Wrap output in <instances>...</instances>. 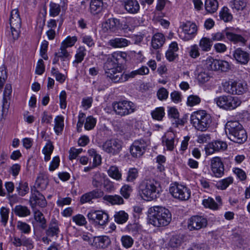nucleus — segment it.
Wrapping results in <instances>:
<instances>
[{
	"mask_svg": "<svg viewBox=\"0 0 250 250\" xmlns=\"http://www.w3.org/2000/svg\"><path fill=\"white\" fill-rule=\"evenodd\" d=\"M149 223L155 227H160L168 225L171 221L169 210L161 206H154L149 208Z\"/></svg>",
	"mask_w": 250,
	"mask_h": 250,
	"instance_id": "f257e3e1",
	"label": "nucleus"
},
{
	"mask_svg": "<svg viewBox=\"0 0 250 250\" xmlns=\"http://www.w3.org/2000/svg\"><path fill=\"white\" fill-rule=\"evenodd\" d=\"M160 184L153 179H145L139 186V193L142 198L146 201L157 198L160 194Z\"/></svg>",
	"mask_w": 250,
	"mask_h": 250,
	"instance_id": "f03ea898",
	"label": "nucleus"
},
{
	"mask_svg": "<svg viewBox=\"0 0 250 250\" xmlns=\"http://www.w3.org/2000/svg\"><path fill=\"white\" fill-rule=\"evenodd\" d=\"M226 132L229 138L232 141L241 144L246 141L247 135L242 125L237 121H230L227 123Z\"/></svg>",
	"mask_w": 250,
	"mask_h": 250,
	"instance_id": "7ed1b4c3",
	"label": "nucleus"
},
{
	"mask_svg": "<svg viewBox=\"0 0 250 250\" xmlns=\"http://www.w3.org/2000/svg\"><path fill=\"white\" fill-rule=\"evenodd\" d=\"M190 122L193 126L201 131H206L212 122L210 115L205 110L194 112L190 116Z\"/></svg>",
	"mask_w": 250,
	"mask_h": 250,
	"instance_id": "20e7f679",
	"label": "nucleus"
},
{
	"mask_svg": "<svg viewBox=\"0 0 250 250\" xmlns=\"http://www.w3.org/2000/svg\"><path fill=\"white\" fill-rule=\"evenodd\" d=\"M214 101L220 108L226 110H233L242 103L239 97L231 95L219 96L215 98Z\"/></svg>",
	"mask_w": 250,
	"mask_h": 250,
	"instance_id": "39448f33",
	"label": "nucleus"
},
{
	"mask_svg": "<svg viewBox=\"0 0 250 250\" xmlns=\"http://www.w3.org/2000/svg\"><path fill=\"white\" fill-rule=\"evenodd\" d=\"M112 106L115 114L121 117L130 114L136 109L135 104L127 100L114 102L112 103Z\"/></svg>",
	"mask_w": 250,
	"mask_h": 250,
	"instance_id": "423d86ee",
	"label": "nucleus"
},
{
	"mask_svg": "<svg viewBox=\"0 0 250 250\" xmlns=\"http://www.w3.org/2000/svg\"><path fill=\"white\" fill-rule=\"evenodd\" d=\"M9 23L13 39L17 40L19 37L21 25V21L18 9H15L11 11Z\"/></svg>",
	"mask_w": 250,
	"mask_h": 250,
	"instance_id": "0eeeda50",
	"label": "nucleus"
},
{
	"mask_svg": "<svg viewBox=\"0 0 250 250\" xmlns=\"http://www.w3.org/2000/svg\"><path fill=\"white\" fill-rule=\"evenodd\" d=\"M150 141L147 139H140L134 141L130 147V152L132 157L140 158L145 152Z\"/></svg>",
	"mask_w": 250,
	"mask_h": 250,
	"instance_id": "6e6552de",
	"label": "nucleus"
},
{
	"mask_svg": "<svg viewBox=\"0 0 250 250\" xmlns=\"http://www.w3.org/2000/svg\"><path fill=\"white\" fill-rule=\"evenodd\" d=\"M87 217L90 222L101 226H105L109 221L108 214L102 210L91 211L87 214Z\"/></svg>",
	"mask_w": 250,
	"mask_h": 250,
	"instance_id": "1a4fd4ad",
	"label": "nucleus"
},
{
	"mask_svg": "<svg viewBox=\"0 0 250 250\" xmlns=\"http://www.w3.org/2000/svg\"><path fill=\"white\" fill-rule=\"evenodd\" d=\"M169 192L172 196L181 201L188 200L190 196V190L186 186L174 184L169 188Z\"/></svg>",
	"mask_w": 250,
	"mask_h": 250,
	"instance_id": "9d476101",
	"label": "nucleus"
},
{
	"mask_svg": "<svg viewBox=\"0 0 250 250\" xmlns=\"http://www.w3.org/2000/svg\"><path fill=\"white\" fill-rule=\"evenodd\" d=\"M102 147L106 153L112 155H116L119 154L122 150V143L118 139H108L103 143Z\"/></svg>",
	"mask_w": 250,
	"mask_h": 250,
	"instance_id": "9b49d317",
	"label": "nucleus"
},
{
	"mask_svg": "<svg viewBox=\"0 0 250 250\" xmlns=\"http://www.w3.org/2000/svg\"><path fill=\"white\" fill-rule=\"evenodd\" d=\"M107 60L104 64V69L107 77L115 83V79L118 77L122 70L107 55Z\"/></svg>",
	"mask_w": 250,
	"mask_h": 250,
	"instance_id": "f8f14e48",
	"label": "nucleus"
},
{
	"mask_svg": "<svg viewBox=\"0 0 250 250\" xmlns=\"http://www.w3.org/2000/svg\"><path fill=\"white\" fill-rule=\"evenodd\" d=\"M207 219L199 215H194L188 219V228L190 230H199L204 229L208 225Z\"/></svg>",
	"mask_w": 250,
	"mask_h": 250,
	"instance_id": "ddd939ff",
	"label": "nucleus"
},
{
	"mask_svg": "<svg viewBox=\"0 0 250 250\" xmlns=\"http://www.w3.org/2000/svg\"><path fill=\"white\" fill-rule=\"evenodd\" d=\"M248 85L245 82H233L225 86L226 92L231 94L242 95L247 92Z\"/></svg>",
	"mask_w": 250,
	"mask_h": 250,
	"instance_id": "4468645a",
	"label": "nucleus"
},
{
	"mask_svg": "<svg viewBox=\"0 0 250 250\" xmlns=\"http://www.w3.org/2000/svg\"><path fill=\"white\" fill-rule=\"evenodd\" d=\"M181 28L183 31L180 34V37L183 40L189 41L195 36L197 29L194 23L189 21L183 22L181 25Z\"/></svg>",
	"mask_w": 250,
	"mask_h": 250,
	"instance_id": "2eb2a0df",
	"label": "nucleus"
},
{
	"mask_svg": "<svg viewBox=\"0 0 250 250\" xmlns=\"http://www.w3.org/2000/svg\"><path fill=\"white\" fill-rule=\"evenodd\" d=\"M30 205L32 208L38 206L43 208L47 205L44 196L37 190L35 187L31 188V194L29 199Z\"/></svg>",
	"mask_w": 250,
	"mask_h": 250,
	"instance_id": "dca6fc26",
	"label": "nucleus"
},
{
	"mask_svg": "<svg viewBox=\"0 0 250 250\" xmlns=\"http://www.w3.org/2000/svg\"><path fill=\"white\" fill-rule=\"evenodd\" d=\"M210 167L215 177L219 178L224 175V167L220 157H215L210 160Z\"/></svg>",
	"mask_w": 250,
	"mask_h": 250,
	"instance_id": "f3484780",
	"label": "nucleus"
},
{
	"mask_svg": "<svg viewBox=\"0 0 250 250\" xmlns=\"http://www.w3.org/2000/svg\"><path fill=\"white\" fill-rule=\"evenodd\" d=\"M228 145L225 142L217 140L209 143L205 147L206 154L210 155L216 151H224L227 148Z\"/></svg>",
	"mask_w": 250,
	"mask_h": 250,
	"instance_id": "a211bd4d",
	"label": "nucleus"
},
{
	"mask_svg": "<svg viewBox=\"0 0 250 250\" xmlns=\"http://www.w3.org/2000/svg\"><path fill=\"white\" fill-rule=\"evenodd\" d=\"M104 192L100 189H95L83 194L80 198V203L83 204L86 203H92V199H97L102 197Z\"/></svg>",
	"mask_w": 250,
	"mask_h": 250,
	"instance_id": "6ab92c4d",
	"label": "nucleus"
},
{
	"mask_svg": "<svg viewBox=\"0 0 250 250\" xmlns=\"http://www.w3.org/2000/svg\"><path fill=\"white\" fill-rule=\"evenodd\" d=\"M232 55L236 61L241 64H247L250 60V54L240 48L236 49Z\"/></svg>",
	"mask_w": 250,
	"mask_h": 250,
	"instance_id": "aec40b11",
	"label": "nucleus"
},
{
	"mask_svg": "<svg viewBox=\"0 0 250 250\" xmlns=\"http://www.w3.org/2000/svg\"><path fill=\"white\" fill-rule=\"evenodd\" d=\"M122 70V65L126 61L127 54L125 52L116 51L108 55Z\"/></svg>",
	"mask_w": 250,
	"mask_h": 250,
	"instance_id": "412c9836",
	"label": "nucleus"
},
{
	"mask_svg": "<svg viewBox=\"0 0 250 250\" xmlns=\"http://www.w3.org/2000/svg\"><path fill=\"white\" fill-rule=\"evenodd\" d=\"M123 3L125 10L130 14H137L140 10V5L137 0H123Z\"/></svg>",
	"mask_w": 250,
	"mask_h": 250,
	"instance_id": "4be33fe9",
	"label": "nucleus"
},
{
	"mask_svg": "<svg viewBox=\"0 0 250 250\" xmlns=\"http://www.w3.org/2000/svg\"><path fill=\"white\" fill-rule=\"evenodd\" d=\"M54 55L55 56L52 62L53 64L57 63L59 60H60L63 64L64 62L69 61L70 58L69 52H68L66 49L61 46L58 52H56Z\"/></svg>",
	"mask_w": 250,
	"mask_h": 250,
	"instance_id": "5701e85b",
	"label": "nucleus"
},
{
	"mask_svg": "<svg viewBox=\"0 0 250 250\" xmlns=\"http://www.w3.org/2000/svg\"><path fill=\"white\" fill-rule=\"evenodd\" d=\"M59 232L60 229L57 221L55 219H52L48 229L46 230V235L51 238L54 237L58 238Z\"/></svg>",
	"mask_w": 250,
	"mask_h": 250,
	"instance_id": "b1692460",
	"label": "nucleus"
},
{
	"mask_svg": "<svg viewBox=\"0 0 250 250\" xmlns=\"http://www.w3.org/2000/svg\"><path fill=\"white\" fill-rule=\"evenodd\" d=\"M183 242L182 237L179 235L172 236L166 245V250H177Z\"/></svg>",
	"mask_w": 250,
	"mask_h": 250,
	"instance_id": "393cba45",
	"label": "nucleus"
},
{
	"mask_svg": "<svg viewBox=\"0 0 250 250\" xmlns=\"http://www.w3.org/2000/svg\"><path fill=\"white\" fill-rule=\"evenodd\" d=\"M179 50L178 44L176 42H171L168 49L166 53V57L167 59L170 62L173 61L175 59L178 58V55L177 52Z\"/></svg>",
	"mask_w": 250,
	"mask_h": 250,
	"instance_id": "a878e982",
	"label": "nucleus"
},
{
	"mask_svg": "<svg viewBox=\"0 0 250 250\" xmlns=\"http://www.w3.org/2000/svg\"><path fill=\"white\" fill-rule=\"evenodd\" d=\"M130 43V41L123 38H115L112 39L107 42V44L113 48H122L128 46Z\"/></svg>",
	"mask_w": 250,
	"mask_h": 250,
	"instance_id": "bb28decb",
	"label": "nucleus"
},
{
	"mask_svg": "<svg viewBox=\"0 0 250 250\" xmlns=\"http://www.w3.org/2000/svg\"><path fill=\"white\" fill-rule=\"evenodd\" d=\"M104 0H91L90 4V12L93 15L101 13L104 7Z\"/></svg>",
	"mask_w": 250,
	"mask_h": 250,
	"instance_id": "cd10ccee",
	"label": "nucleus"
},
{
	"mask_svg": "<svg viewBox=\"0 0 250 250\" xmlns=\"http://www.w3.org/2000/svg\"><path fill=\"white\" fill-rule=\"evenodd\" d=\"M96 247L98 249H105L110 243L109 238L107 236H100L96 237L94 240Z\"/></svg>",
	"mask_w": 250,
	"mask_h": 250,
	"instance_id": "c85d7f7f",
	"label": "nucleus"
},
{
	"mask_svg": "<svg viewBox=\"0 0 250 250\" xmlns=\"http://www.w3.org/2000/svg\"><path fill=\"white\" fill-rule=\"evenodd\" d=\"M165 41V38L163 34L160 33H156L152 39V47L155 49H157L162 46Z\"/></svg>",
	"mask_w": 250,
	"mask_h": 250,
	"instance_id": "c756f323",
	"label": "nucleus"
},
{
	"mask_svg": "<svg viewBox=\"0 0 250 250\" xmlns=\"http://www.w3.org/2000/svg\"><path fill=\"white\" fill-rule=\"evenodd\" d=\"M119 24V20L115 18H111L108 19L103 26L104 28H105L106 31L109 30L111 32H115L118 29Z\"/></svg>",
	"mask_w": 250,
	"mask_h": 250,
	"instance_id": "7c9ffc66",
	"label": "nucleus"
},
{
	"mask_svg": "<svg viewBox=\"0 0 250 250\" xmlns=\"http://www.w3.org/2000/svg\"><path fill=\"white\" fill-rule=\"evenodd\" d=\"M225 33L227 39L230 41L232 42L235 43H241L242 44H245L246 40L242 36L234 34L228 30L226 31Z\"/></svg>",
	"mask_w": 250,
	"mask_h": 250,
	"instance_id": "2f4dec72",
	"label": "nucleus"
},
{
	"mask_svg": "<svg viewBox=\"0 0 250 250\" xmlns=\"http://www.w3.org/2000/svg\"><path fill=\"white\" fill-rule=\"evenodd\" d=\"M218 5L217 0H206L205 2V8L208 13H215L218 9Z\"/></svg>",
	"mask_w": 250,
	"mask_h": 250,
	"instance_id": "473e14b6",
	"label": "nucleus"
},
{
	"mask_svg": "<svg viewBox=\"0 0 250 250\" xmlns=\"http://www.w3.org/2000/svg\"><path fill=\"white\" fill-rule=\"evenodd\" d=\"M118 77H116L115 80V83H123L127 81L129 78H134L137 75L136 70L132 71L130 73H122V71L120 72Z\"/></svg>",
	"mask_w": 250,
	"mask_h": 250,
	"instance_id": "72a5a7b5",
	"label": "nucleus"
},
{
	"mask_svg": "<svg viewBox=\"0 0 250 250\" xmlns=\"http://www.w3.org/2000/svg\"><path fill=\"white\" fill-rule=\"evenodd\" d=\"M16 189L18 195L21 196H25L29 190L28 183L22 181L16 185Z\"/></svg>",
	"mask_w": 250,
	"mask_h": 250,
	"instance_id": "f704fd0d",
	"label": "nucleus"
},
{
	"mask_svg": "<svg viewBox=\"0 0 250 250\" xmlns=\"http://www.w3.org/2000/svg\"><path fill=\"white\" fill-rule=\"evenodd\" d=\"M15 214L20 217H26L30 214V209L26 206H16L13 209Z\"/></svg>",
	"mask_w": 250,
	"mask_h": 250,
	"instance_id": "c9c22d12",
	"label": "nucleus"
},
{
	"mask_svg": "<svg viewBox=\"0 0 250 250\" xmlns=\"http://www.w3.org/2000/svg\"><path fill=\"white\" fill-rule=\"evenodd\" d=\"M103 199L112 205H121L124 203L123 198L118 195H106L104 196Z\"/></svg>",
	"mask_w": 250,
	"mask_h": 250,
	"instance_id": "e433bc0d",
	"label": "nucleus"
},
{
	"mask_svg": "<svg viewBox=\"0 0 250 250\" xmlns=\"http://www.w3.org/2000/svg\"><path fill=\"white\" fill-rule=\"evenodd\" d=\"M246 0H233L230 2L231 8L236 11L243 10L246 6Z\"/></svg>",
	"mask_w": 250,
	"mask_h": 250,
	"instance_id": "4c0bfd02",
	"label": "nucleus"
},
{
	"mask_svg": "<svg viewBox=\"0 0 250 250\" xmlns=\"http://www.w3.org/2000/svg\"><path fill=\"white\" fill-rule=\"evenodd\" d=\"M48 182L49 180L47 175L41 174L37 179L36 185L38 188L45 189L48 184Z\"/></svg>",
	"mask_w": 250,
	"mask_h": 250,
	"instance_id": "58836bf2",
	"label": "nucleus"
},
{
	"mask_svg": "<svg viewBox=\"0 0 250 250\" xmlns=\"http://www.w3.org/2000/svg\"><path fill=\"white\" fill-rule=\"evenodd\" d=\"M115 221L119 224H122L125 223L128 218V215L125 211L120 210L116 212L114 215Z\"/></svg>",
	"mask_w": 250,
	"mask_h": 250,
	"instance_id": "ea45409f",
	"label": "nucleus"
},
{
	"mask_svg": "<svg viewBox=\"0 0 250 250\" xmlns=\"http://www.w3.org/2000/svg\"><path fill=\"white\" fill-rule=\"evenodd\" d=\"M233 178L231 177H229L217 182L215 186L219 189L225 190L230 184L233 183Z\"/></svg>",
	"mask_w": 250,
	"mask_h": 250,
	"instance_id": "a19ab883",
	"label": "nucleus"
},
{
	"mask_svg": "<svg viewBox=\"0 0 250 250\" xmlns=\"http://www.w3.org/2000/svg\"><path fill=\"white\" fill-rule=\"evenodd\" d=\"M54 146L50 141L48 142L42 149V152L44 155V161H48L53 151Z\"/></svg>",
	"mask_w": 250,
	"mask_h": 250,
	"instance_id": "79ce46f5",
	"label": "nucleus"
},
{
	"mask_svg": "<svg viewBox=\"0 0 250 250\" xmlns=\"http://www.w3.org/2000/svg\"><path fill=\"white\" fill-rule=\"evenodd\" d=\"M219 16L221 20L225 22H229L232 20L233 16L229 12V9L227 7H223L219 13Z\"/></svg>",
	"mask_w": 250,
	"mask_h": 250,
	"instance_id": "37998d69",
	"label": "nucleus"
},
{
	"mask_svg": "<svg viewBox=\"0 0 250 250\" xmlns=\"http://www.w3.org/2000/svg\"><path fill=\"white\" fill-rule=\"evenodd\" d=\"M77 41V37L76 36L71 37L69 36L62 42L60 46L66 49L67 48L74 45Z\"/></svg>",
	"mask_w": 250,
	"mask_h": 250,
	"instance_id": "c03bdc74",
	"label": "nucleus"
},
{
	"mask_svg": "<svg viewBox=\"0 0 250 250\" xmlns=\"http://www.w3.org/2000/svg\"><path fill=\"white\" fill-rule=\"evenodd\" d=\"M10 209L6 207H2L0 209V223L5 227L9 219Z\"/></svg>",
	"mask_w": 250,
	"mask_h": 250,
	"instance_id": "a18cd8bd",
	"label": "nucleus"
},
{
	"mask_svg": "<svg viewBox=\"0 0 250 250\" xmlns=\"http://www.w3.org/2000/svg\"><path fill=\"white\" fill-rule=\"evenodd\" d=\"M151 114L153 119L161 121L165 114L164 108L163 107H157L151 111Z\"/></svg>",
	"mask_w": 250,
	"mask_h": 250,
	"instance_id": "49530a36",
	"label": "nucleus"
},
{
	"mask_svg": "<svg viewBox=\"0 0 250 250\" xmlns=\"http://www.w3.org/2000/svg\"><path fill=\"white\" fill-rule=\"evenodd\" d=\"M63 118L61 116H57L55 119L54 130L56 134H59L63 128Z\"/></svg>",
	"mask_w": 250,
	"mask_h": 250,
	"instance_id": "de8ad7c7",
	"label": "nucleus"
},
{
	"mask_svg": "<svg viewBox=\"0 0 250 250\" xmlns=\"http://www.w3.org/2000/svg\"><path fill=\"white\" fill-rule=\"evenodd\" d=\"M86 55V49L84 46H80L77 51V53L75 55V60L73 62L74 63H80L81 62L84 56Z\"/></svg>",
	"mask_w": 250,
	"mask_h": 250,
	"instance_id": "09e8293b",
	"label": "nucleus"
},
{
	"mask_svg": "<svg viewBox=\"0 0 250 250\" xmlns=\"http://www.w3.org/2000/svg\"><path fill=\"white\" fill-rule=\"evenodd\" d=\"M34 218L37 222L40 223V227L42 229H45L46 228V220L44 218L43 214L41 211H36L35 212Z\"/></svg>",
	"mask_w": 250,
	"mask_h": 250,
	"instance_id": "8fccbe9b",
	"label": "nucleus"
},
{
	"mask_svg": "<svg viewBox=\"0 0 250 250\" xmlns=\"http://www.w3.org/2000/svg\"><path fill=\"white\" fill-rule=\"evenodd\" d=\"M212 41L207 38H203L200 42V46L204 51H208L210 50L212 46Z\"/></svg>",
	"mask_w": 250,
	"mask_h": 250,
	"instance_id": "3c124183",
	"label": "nucleus"
},
{
	"mask_svg": "<svg viewBox=\"0 0 250 250\" xmlns=\"http://www.w3.org/2000/svg\"><path fill=\"white\" fill-rule=\"evenodd\" d=\"M162 143L166 146L167 149L172 151L174 148V138L172 137L167 138L166 136L163 137Z\"/></svg>",
	"mask_w": 250,
	"mask_h": 250,
	"instance_id": "603ef678",
	"label": "nucleus"
},
{
	"mask_svg": "<svg viewBox=\"0 0 250 250\" xmlns=\"http://www.w3.org/2000/svg\"><path fill=\"white\" fill-rule=\"evenodd\" d=\"M17 228L22 233L29 234L31 231L30 225L21 221H18Z\"/></svg>",
	"mask_w": 250,
	"mask_h": 250,
	"instance_id": "864d4df0",
	"label": "nucleus"
},
{
	"mask_svg": "<svg viewBox=\"0 0 250 250\" xmlns=\"http://www.w3.org/2000/svg\"><path fill=\"white\" fill-rule=\"evenodd\" d=\"M49 7V15L51 17H54L59 15L61 11V6L59 4L50 2Z\"/></svg>",
	"mask_w": 250,
	"mask_h": 250,
	"instance_id": "5fc2aeb1",
	"label": "nucleus"
},
{
	"mask_svg": "<svg viewBox=\"0 0 250 250\" xmlns=\"http://www.w3.org/2000/svg\"><path fill=\"white\" fill-rule=\"evenodd\" d=\"M108 175L116 180H120L121 178V173L118 167L116 166H111L107 171Z\"/></svg>",
	"mask_w": 250,
	"mask_h": 250,
	"instance_id": "6e6d98bb",
	"label": "nucleus"
},
{
	"mask_svg": "<svg viewBox=\"0 0 250 250\" xmlns=\"http://www.w3.org/2000/svg\"><path fill=\"white\" fill-rule=\"evenodd\" d=\"M103 178L101 173L96 172L92 177V186L96 188H100L103 184Z\"/></svg>",
	"mask_w": 250,
	"mask_h": 250,
	"instance_id": "4d7b16f0",
	"label": "nucleus"
},
{
	"mask_svg": "<svg viewBox=\"0 0 250 250\" xmlns=\"http://www.w3.org/2000/svg\"><path fill=\"white\" fill-rule=\"evenodd\" d=\"M21 247L23 246L27 249L31 250L34 248V243L31 238L27 237L22 234H21Z\"/></svg>",
	"mask_w": 250,
	"mask_h": 250,
	"instance_id": "13d9d810",
	"label": "nucleus"
},
{
	"mask_svg": "<svg viewBox=\"0 0 250 250\" xmlns=\"http://www.w3.org/2000/svg\"><path fill=\"white\" fill-rule=\"evenodd\" d=\"M217 60L211 57L208 58L206 61V68L210 70H217Z\"/></svg>",
	"mask_w": 250,
	"mask_h": 250,
	"instance_id": "bf43d9fd",
	"label": "nucleus"
},
{
	"mask_svg": "<svg viewBox=\"0 0 250 250\" xmlns=\"http://www.w3.org/2000/svg\"><path fill=\"white\" fill-rule=\"evenodd\" d=\"M203 204L206 208L212 209H217L218 208V204L214 201L213 199L210 197L203 200Z\"/></svg>",
	"mask_w": 250,
	"mask_h": 250,
	"instance_id": "052dcab7",
	"label": "nucleus"
},
{
	"mask_svg": "<svg viewBox=\"0 0 250 250\" xmlns=\"http://www.w3.org/2000/svg\"><path fill=\"white\" fill-rule=\"evenodd\" d=\"M121 241L123 247L126 249L131 247L134 243V240L131 236L128 235L123 236Z\"/></svg>",
	"mask_w": 250,
	"mask_h": 250,
	"instance_id": "680f3d73",
	"label": "nucleus"
},
{
	"mask_svg": "<svg viewBox=\"0 0 250 250\" xmlns=\"http://www.w3.org/2000/svg\"><path fill=\"white\" fill-rule=\"evenodd\" d=\"M210 78V74L205 71H202L197 75V80L201 83H204L209 81Z\"/></svg>",
	"mask_w": 250,
	"mask_h": 250,
	"instance_id": "e2e57ef3",
	"label": "nucleus"
},
{
	"mask_svg": "<svg viewBox=\"0 0 250 250\" xmlns=\"http://www.w3.org/2000/svg\"><path fill=\"white\" fill-rule=\"evenodd\" d=\"M96 120L93 117L89 116L86 119L84 124V128L86 130H89L92 129L95 126Z\"/></svg>",
	"mask_w": 250,
	"mask_h": 250,
	"instance_id": "0e129e2a",
	"label": "nucleus"
},
{
	"mask_svg": "<svg viewBox=\"0 0 250 250\" xmlns=\"http://www.w3.org/2000/svg\"><path fill=\"white\" fill-rule=\"evenodd\" d=\"M132 191V187L128 185H125L120 190L121 194L125 199H128L130 197Z\"/></svg>",
	"mask_w": 250,
	"mask_h": 250,
	"instance_id": "69168bd1",
	"label": "nucleus"
},
{
	"mask_svg": "<svg viewBox=\"0 0 250 250\" xmlns=\"http://www.w3.org/2000/svg\"><path fill=\"white\" fill-rule=\"evenodd\" d=\"M229 69V62L225 61L217 60V70L226 72Z\"/></svg>",
	"mask_w": 250,
	"mask_h": 250,
	"instance_id": "338daca9",
	"label": "nucleus"
},
{
	"mask_svg": "<svg viewBox=\"0 0 250 250\" xmlns=\"http://www.w3.org/2000/svg\"><path fill=\"white\" fill-rule=\"evenodd\" d=\"M201 102L200 98L196 95H190L187 100V104L189 106H193L199 104Z\"/></svg>",
	"mask_w": 250,
	"mask_h": 250,
	"instance_id": "774afa93",
	"label": "nucleus"
}]
</instances>
